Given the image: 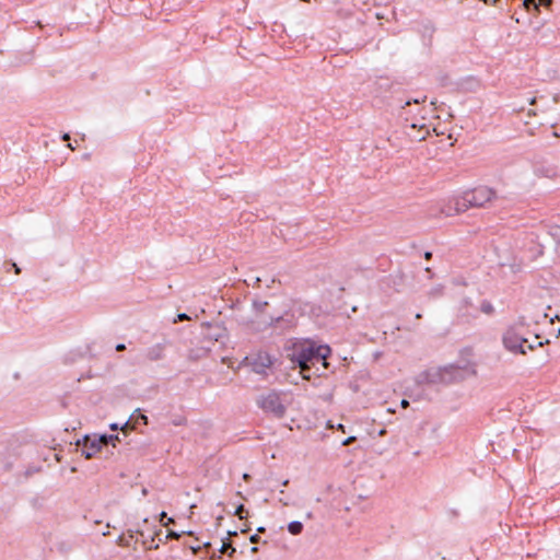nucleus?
Instances as JSON below:
<instances>
[{"mask_svg":"<svg viewBox=\"0 0 560 560\" xmlns=\"http://www.w3.org/2000/svg\"><path fill=\"white\" fill-rule=\"evenodd\" d=\"M249 541H250L252 544H258V542H260V537L258 536V534H254V535H252V536L249 537Z\"/></svg>","mask_w":560,"mask_h":560,"instance_id":"obj_30","label":"nucleus"},{"mask_svg":"<svg viewBox=\"0 0 560 560\" xmlns=\"http://www.w3.org/2000/svg\"><path fill=\"white\" fill-rule=\"evenodd\" d=\"M232 546V542L231 540L229 539V537H225L222 539V545L221 547L219 548V553H225L228 551V549H230V547ZM221 558V555L217 556L215 553H213L211 556V559H220Z\"/></svg>","mask_w":560,"mask_h":560,"instance_id":"obj_19","label":"nucleus"},{"mask_svg":"<svg viewBox=\"0 0 560 560\" xmlns=\"http://www.w3.org/2000/svg\"><path fill=\"white\" fill-rule=\"evenodd\" d=\"M480 312H482L486 315L491 316L494 314V307L490 301L482 300L480 303Z\"/></svg>","mask_w":560,"mask_h":560,"instance_id":"obj_20","label":"nucleus"},{"mask_svg":"<svg viewBox=\"0 0 560 560\" xmlns=\"http://www.w3.org/2000/svg\"><path fill=\"white\" fill-rule=\"evenodd\" d=\"M77 445L82 446L81 453L85 459H91L103 447L102 439H100V438L91 439L89 435L83 436L82 440H78Z\"/></svg>","mask_w":560,"mask_h":560,"instance_id":"obj_8","label":"nucleus"},{"mask_svg":"<svg viewBox=\"0 0 560 560\" xmlns=\"http://www.w3.org/2000/svg\"><path fill=\"white\" fill-rule=\"evenodd\" d=\"M68 147L73 150L74 144L69 143Z\"/></svg>","mask_w":560,"mask_h":560,"instance_id":"obj_53","label":"nucleus"},{"mask_svg":"<svg viewBox=\"0 0 560 560\" xmlns=\"http://www.w3.org/2000/svg\"><path fill=\"white\" fill-rule=\"evenodd\" d=\"M423 257H424L427 260H430V259L432 258V253H431V252H429V250H427V252H424Z\"/></svg>","mask_w":560,"mask_h":560,"instance_id":"obj_35","label":"nucleus"},{"mask_svg":"<svg viewBox=\"0 0 560 560\" xmlns=\"http://www.w3.org/2000/svg\"><path fill=\"white\" fill-rule=\"evenodd\" d=\"M525 327L524 317H520L517 322L506 327L502 334V345L506 351L525 355L527 350L534 351L536 348L549 343V340L539 341L536 345L529 343L525 336Z\"/></svg>","mask_w":560,"mask_h":560,"instance_id":"obj_3","label":"nucleus"},{"mask_svg":"<svg viewBox=\"0 0 560 560\" xmlns=\"http://www.w3.org/2000/svg\"><path fill=\"white\" fill-rule=\"evenodd\" d=\"M411 103H418V100H407V101L405 102V106H408V105H410Z\"/></svg>","mask_w":560,"mask_h":560,"instance_id":"obj_38","label":"nucleus"},{"mask_svg":"<svg viewBox=\"0 0 560 560\" xmlns=\"http://www.w3.org/2000/svg\"><path fill=\"white\" fill-rule=\"evenodd\" d=\"M137 533L142 537V539H143V540H142V542H143L144 545H147L148 542H150V537H151L152 535H145V534H144V532H142V530H137Z\"/></svg>","mask_w":560,"mask_h":560,"instance_id":"obj_27","label":"nucleus"},{"mask_svg":"<svg viewBox=\"0 0 560 560\" xmlns=\"http://www.w3.org/2000/svg\"><path fill=\"white\" fill-rule=\"evenodd\" d=\"M331 353L332 349L329 345L305 338L298 339L292 343L291 353L288 357L293 364L300 368L303 377L310 380L311 375L305 373H310L316 363H320L324 370H330V363L327 360Z\"/></svg>","mask_w":560,"mask_h":560,"instance_id":"obj_1","label":"nucleus"},{"mask_svg":"<svg viewBox=\"0 0 560 560\" xmlns=\"http://www.w3.org/2000/svg\"><path fill=\"white\" fill-rule=\"evenodd\" d=\"M425 272H428L429 277L432 278V270H431V268L427 267L425 268Z\"/></svg>","mask_w":560,"mask_h":560,"instance_id":"obj_44","label":"nucleus"},{"mask_svg":"<svg viewBox=\"0 0 560 560\" xmlns=\"http://www.w3.org/2000/svg\"><path fill=\"white\" fill-rule=\"evenodd\" d=\"M164 518H167V514H166V512L163 511V512L160 513V521H161L162 524H163V520Z\"/></svg>","mask_w":560,"mask_h":560,"instance_id":"obj_37","label":"nucleus"},{"mask_svg":"<svg viewBox=\"0 0 560 560\" xmlns=\"http://www.w3.org/2000/svg\"><path fill=\"white\" fill-rule=\"evenodd\" d=\"M178 320H186L189 318V316L186 313H180L177 315Z\"/></svg>","mask_w":560,"mask_h":560,"instance_id":"obj_33","label":"nucleus"},{"mask_svg":"<svg viewBox=\"0 0 560 560\" xmlns=\"http://www.w3.org/2000/svg\"><path fill=\"white\" fill-rule=\"evenodd\" d=\"M222 520H223V516H218V517H217V523H218V525H220V523H221V521H222Z\"/></svg>","mask_w":560,"mask_h":560,"instance_id":"obj_47","label":"nucleus"},{"mask_svg":"<svg viewBox=\"0 0 560 560\" xmlns=\"http://www.w3.org/2000/svg\"><path fill=\"white\" fill-rule=\"evenodd\" d=\"M235 552H236V549L233 546H231L230 549H228V551L225 553H228L230 557H232Z\"/></svg>","mask_w":560,"mask_h":560,"instance_id":"obj_34","label":"nucleus"},{"mask_svg":"<svg viewBox=\"0 0 560 560\" xmlns=\"http://www.w3.org/2000/svg\"><path fill=\"white\" fill-rule=\"evenodd\" d=\"M257 406L267 415L281 419L287 412L281 394L275 389H269L260 394L256 399Z\"/></svg>","mask_w":560,"mask_h":560,"instance_id":"obj_5","label":"nucleus"},{"mask_svg":"<svg viewBox=\"0 0 560 560\" xmlns=\"http://www.w3.org/2000/svg\"><path fill=\"white\" fill-rule=\"evenodd\" d=\"M249 530L248 527H244L243 529H241L242 533H247Z\"/></svg>","mask_w":560,"mask_h":560,"instance_id":"obj_49","label":"nucleus"},{"mask_svg":"<svg viewBox=\"0 0 560 560\" xmlns=\"http://www.w3.org/2000/svg\"><path fill=\"white\" fill-rule=\"evenodd\" d=\"M464 380V368L455 364L431 368L416 376L418 385L451 384Z\"/></svg>","mask_w":560,"mask_h":560,"instance_id":"obj_4","label":"nucleus"},{"mask_svg":"<svg viewBox=\"0 0 560 560\" xmlns=\"http://www.w3.org/2000/svg\"><path fill=\"white\" fill-rule=\"evenodd\" d=\"M202 336L209 341L223 342L228 337V331L222 324L207 322L202 324Z\"/></svg>","mask_w":560,"mask_h":560,"instance_id":"obj_7","label":"nucleus"},{"mask_svg":"<svg viewBox=\"0 0 560 560\" xmlns=\"http://www.w3.org/2000/svg\"><path fill=\"white\" fill-rule=\"evenodd\" d=\"M164 532L159 528L156 529L152 536L150 537V546L149 549H158L161 542H164L166 539L164 538Z\"/></svg>","mask_w":560,"mask_h":560,"instance_id":"obj_16","label":"nucleus"},{"mask_svg":"<svg viewBox=\"0 0 560 560\" xmlns=\"http://www.w3.org/2000/svg\"><path fill=\"white\" fill-rule=\"evenodd\" d=\"M483 1H485L486 3H490V2L495 3L498 0H483Z\"/></svg>","mask_w":560,"mask_h":560,"instance_id":"obj_48","label":"nucleus"},{"mask_svg":"<svg viewBox=\"0 0 560 560\" xmlns=\"http://www.w3.org/2000/svg\"><path fill=\"white\" fill-rule=\"evenodd\" d=\"M75 547V544L70 539L59 540L56 542V550L63 556L69 555Z\"/></svg>","mask_w":560,"mask_h":560,"instance_id":"obj_15","label":"nucleus"},{"mask_svg":"<svg viewBox=\"0 0 560 560\" xmlns=\"http://www.w3.org/2000/svg\"><path fill=\"white\" fill-rule=\"evenodd\" d=\"M313 374L320 376L324 374V372H319V368H315V371L313 372Z\"/></svg>","mask_w":560,"mask_h":560,"instance_id":"obj_39","label":"nucleus"},{"mask_svg":"<svg viewBox=\"0 0 560 560\" xmlns=\"http://www.w3.org/2000/svg\"><path fill=\"white\" fill-rule=\"evenodd\" d=\"M172 423L175 427L185 425L187 423V419L183 416H177L172 420Z\"/></svg>","mask_w":560,"mask_h":560,"instance_id":"obj_23","label":"nucleus"},{"mask_svg":"<svg viewBox=\"0 0 560 560\" xmlns=\"http://www.w3.org/2000/svg\"><path fill=\"white\" fill-rule=\"evenodd\" d=\"M234 515L238 516L241 520L247 517V511L245 510L244 504H238L234 511Z\"/></svg>","mask_w":560,"mask_h":560,"instance_id":"obj_22","label":"nucleus"},{"mask_svg":"<svg viewBox=\"0 0 560 560\" xmlns=\"http://www.w3.org/2000/svg\"><path fill=\"white\" fill-rule=\"evenodd\" d=\"M558 336H560V328L558 329Z\"/></svg>","mask_w":560,"mask_h":560,"instance_id":"obj_54","label":"nucleus"},{"mask_svg":"<svg viewBox=\"0 0 560 560\" xmlns=\"http://www.w3.org/2000/svg\"><path fill=\"white\" fill-rule=\"evenodd\" d=\"M210 546H211V544H210V542H205V544H203V547H205V548H209Z\"/></svg>","mask_w":560,"mask_h":560,"instance_id":"obj_50","label":"nucleus"},{"mask_svg":"<svg viewBox=\"0 0 560 560\" xmlns=\"http://www.w3.org/2000/svg\"><path fill=\"white\" fill-rule=\"evenodd\" d=\"M408 405H409L408 400H406V399H402V400H401V406H402V407H406V406H408Z\"/></svg>","mask_w":560,"mask_h":560,"instance_id":"obj_45","label":"nucleus"},{"mask_svg":"<svg viewBox=\"0 0 560 560\" xmlns=\"http://www.w3.org/2000/svg\"><path fill=\"white\" fill-rule=\"evenodd\" d=\"M228 535L229 536H237V532L236 530H229Z\"/></svg>","mask_w":560,"mask_h":560,"instance_id":"obj_42","label":"nucleus"},{"mask_svg":"<svg viewBox=\"0 0 560 560\" xmlns=\"http://www.w3.org/2000/svg\"><path fill=\"white\" fill-rule=\"evenodd\" d=\"M121 425H122V424H119V423L114 422V423H110V424H109V429H110L112 431L121 430Z\"/></svg>","mask_w":560,"mask_h":560,"instance_id":"obj_31","label":"nucleus"},{"mask_svg":"<svg viewBox=\"0 0 560 560\" xmlns=\"http://www.w3.org/2000/svg\"><path fill=\"white\" fill-rule=\"evenodd\" d=\"M125 349H126L125 343H117V345L115 346V350H116V351H118V352H119V351H124Z\"/></svg>","mask_w":560,"mask_h":560,"instance_id":"obj_32","label":"nucleus"},{"mask_svg":"<svg viewBox=\"0 0 560 560\" xmlns=\"http://www.w3.org/2000/svg\"><path fill=\"white\" fill-rule=\"evenodd\" d=\"M553 0H524L523 7L535 15L540 13V7L550 8Z\"/></svg>","mask_w":560,"mask_h":560,"instance_id":"obj_13","label":"nucleus"},{"mask_svg":"<svg viewBox=\"0 0 560 560\" xmlns=\"http://www.w3.org/2000/svg\"><path fill=\"white\" fill-rule=\"evenodd\" d=\"M304 529V525L300 521H292L288 524V530L290 534L296 536L300 535Z\"/></svg>","mask_w":560,"mask_h":560,"instance_id":"obj_17","label":"nucleus"},{"mask_svg":"<svg viewBox=\"0 0 560 560\" xmlns=\"http://www.w3.org/2000/svg\"><path fill=\"white\" fill-rule=\"evenodd\" d=\"M171 523H175L174 518L172 517H167V522L166 523H163L164 526L171 524Z\"/></svg>","mask_w":560,"mask_h":560,"instance_id":"obj_40","label":"nucleus"},{"mask_svg":"<svg viewBox=\"0 0 560 560\" xmlns=\"http://www.w3.org/2000/svg\"><path fill=\"white\" fill-rule=\"evenodd\" d=\"M5 266H10L11 268H13V270L16 275L21 273V268L12 260L5 261Z\"/></svg>","mask_w":560,"mask_h":560,"instance_id":"obj_25","label":"nucleus"},{"mask_svg":"<svg viewBox=\"0 0 560 560\" xmlns=\"http://www.w3.org/2000/svg\"><path fill=\"white\" fill-rule=\"evenodd\" d=\"M145 357L150 361H158L164 358V346L156 343L147 349Z\"/></svg>","mask_w":560,"mask_h":560,"instance_id":"obj_14","label":"nucleus"},{"mask_svg":"<svg viewBox=\"0 0 560 560\" xmlns=\"http://www.w3.org/2000/svg\"><path fill=\"white\" fill-rule=\"evenodd\" d=\"M139 424L147 425L148 424V417L141 412V410L138 408L136 409L132 415L129 417V419L122 423L121 425V432L126 436L128 431L137 430Z\"/></svg>","mask_w":560,"mask_h":560,"instance_id":"obj_10","label":"nucleus"},{"mask_svg":"<svg viewBox=\"0 0 560 560\" xmlns=\"http://www.w3.org/2000/svg\"><path fill=\"white\" fill-rule=\"evenodd\" d=\"M497 191L488 186H478L466 190L450 202L447 215L452 214V210L458 214L469 208H483L488 202L497 199Z\"/></svg>","mask_w":560,"mask_h":560,"instance_id":"obj_2","label":"nucleus"},{"mask_svg":"<svg viewBox=\"0 0 560 560\" xmlns=\"http://www.w3.org/2000/svg\"><path fill=\"white\" fill-rule=\"evenodd\" d=\"M551 234L558 242H560V226H555Z\"/></svg>","mask_w":560,"mask_h":560,"instance_id":"obj_28","label":"nucleus"},{"mask_svg":"<svg viewBox=\"0 0 560 560\" xmlns=\"http://www.w3.org/2000/svg\"><path fill=\"white\" fill-rule=\"evenodd\" d=\"M470 308H472V302L469 298H464L459 302L458 310H457V317L463 323H469L471 319L477 318L476 312H470Z\"/></svg>","mask_w":560,"mask_h":560,"instance_id":"obj_11","label":"nucleus"},{"mask_svg":"<svg viewBox=\"0 0 560 560\" xmlns=\"http://www.w3.org/2000/svg\"><path fill=\"white\" fill-rule=\"evenodd\" d=\"M355 440H357L355 436H349V438H347L346 440L342 441V445H345V446L350 445Z\"/></svg>","mask_w":560,"mask_h":560,"instance_id":"obj_29","label":"nucleus"},{"mask_svg":"<svg viewBox=\"0 0 560 560\" xmlns=\"http://www.w3.org/2000/svg\"><path fill=\"white\" fill-rule=\"evenodd\" d=\"M190 549L192 550V552L195 555H197L201 550V547L200 546H197V547L190 546Z\"/></svg>","mask_w":560,"mask_h":560,"instance_id":"obj_36","label":"nucleus"},{"mask_svg":"<svg viewBox=\"0 0 560 560\" xmlns=\"http://www.w3.org/2000/svg\"><path fill=\"white\" fill-rule=\"evenodd\" d=\"M282 485H283V486H288V485H289V480H288V479H287V480H284V481L282 482Z\"/></svg>","mask_w":560,"mask_h":560,"instance_id":"obj_51","label":"nucleus"},{"mask_svg":"<svg viewBox=\"0 0 560 560\" xmlns=\"http://www.w3.org/2000/svg\"><path fill=\"white\" fill-rule=\"evenodd\" d=\"M68 147L73 150L74 144L69 143Z\"/></svg>","mask_w":560,"mask_h":560,"instance_id":"obj_52","label":"nucleus"},{"mask_svg":"<svg viewBox=\"0 0 560 560\" xmlns=\"http://www.w3.org/2000/svg\"><path fill=\"white\" fill-rule=\"evenodd\" d=\"M266 528L264 526H260L257 528V533H265Z\"/></svg>","mask_w":560,"mask_h":560,"instance_id":"obj_43","label":"nucleus"},{"mask_svg":"<svg viewBox=\"0 0 560 560\" xmlns=\"http://www.w3.org/2000/svg\"><path fill=\"white\" fill-rule=\"evenodd\" d=\"M253 308L257 314H261L265 312L266 307L269 305L267 301L253 300Z\"/></svg>","mask_w":560,"mask_h":560,"instance_id":"obj_21","label":"nucleus"},{"mask_svg":"<svg viewBox=\"0 0 560 560\" xmlns=\"http://www.w3.org/2000/svg\"><path fill=\"white\" fill-rule=\"evenodd\" d=\"M533 172L537 177L553 178L558 174V168L555 164L545 159H535L533 162Z\"/></svg>","mask_w":560,"mask_h":560,"instance_id":"obj_9","label":"nucleus"},{"mask_svg":"<svg viewBox=\"0 0 560 560\" xmlns=\"http://www.w3.org/2000/svg\"><path fill=\"white\" fill-rule=\"evenodd\" d=\"M250 551L254 552V553L257 552L258 551V547H256V546L252 547Z\"/></svg>","mask_w":560,"mask_h":560,"instance_id":"obj_46","label":"nucleus"},{"mask_svg":"<svg viewBox=\"0 0 560 560\" xmlns=\"http://www.w3.org/2000/svg\"><path fill=\"white\" fill-rule=\"evenodd\" d=\"M419 33L421 35L422 44L431 48L433 44V36L435 33V27L431 22H423L420 25Z\"/></svg>","mask_w":560,"mask_h":560,"instance_id":"obj_12","label":"nucleus"},{"mask_svg":"<svg viewBox=\"0 0 560 560\" xmlns=\"http://www.w3.org/2000/svg\"><path fill=\"white\" fill-rule=\"evenodd\" d=\"M180 537V534L175 530H167V533L164 535L165 539H177Z\"/></svg>","mask_w":560,"mask_h":560,"instance_id":"obj_24","label":"nucleus"},{"mask_svg":"<svg viewBox=\"0 0 560 560\" xmlns=\"http://www.w3.org/2000/svg\"><path fill=\"white\" fill-rule=\"evenodd\" d=\"M245 361L256 374H267V369L273 364L272 357L265 351H260L252 357H246Z\"/></svg>","mask_w":560,"mask_h":560,"instance_id":"obj_6","label":"nucleus"},{"mask_svg":"<svg viewBox=\"0 0 560 560\" xmlns=\"http://www.w3.org/2000/svg\"><path fill=\"white\" fill-rule=\"evenodd\" d=\"M61 138L63 141L70 140L69 133H63Z\"/></svg>","mask_w":560,"mask_h":560,"instance_id":"obj_41","label":"nucleus"},{"mask_svg":"<svg viewBox=\"0 0 560 560\" xmlns=\"http://www.w3.org/2000/svg\"><path fill=\"white\" fill-rule=\"evenodd\" d=\"M282 320H283V318L281 316L270 317L269 325L272 326V327H277V324L282 322Z\"/></svg>","mask_w":560,"mask_h":560,"instance_id":"obj_26","label":"nucleus"},{"mask_svg":"<svg viewBox=\"0 0 560 560\" xmlns=\"http://www.w3.org/2000/svg\"><path fill=\"white\" fill-rule=\"evenodd\" d=\"M102 439V444H112L113 446H116V442H120V438L118 434H102L98 436Z\"/></svg>","mask_w":560,"mask_h":560,"instance_id":"obj_18","label":"nucleus"}]
</instances>
